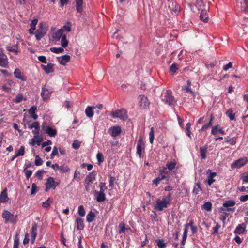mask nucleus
Segmentation results:
<instances>
[{"instance_id":"47","label":"nucleus","mask_w":248,"mask_h":248,"mask_svg":"<svg viewBox=\"0 0 248 248\" xmlns=\"http://www.w3.org/2000/svg\"><path fill=\"white\" fill-rule=\"evenodd\" d=\"M178 68L179 65L175 63H173L170 66V71L172 73V74H174Z\"/></svg>"},{"instance_id":"16","label":"nucleus","mask_w":248,"mask_h":248,"mask_svg":"<svg viewBox=\"0 0 248 248\" xmlns=\"http://www.w3.org/2000/svg\"><path fill=\"white\" fill-rule=\"evenodd\" d=\"M14 76L17 79H20L23 81L27 80V77L21 72L19 68H16L14 72Z\"/></svg>"},{"instance_id":"19","label":"nucleus","mask_w":248,"mask_h":248,"mask_svg":"<svg viewBox=\"0 0 248 248\" xmlns=\"http://www.w3.org/2000/svg\"><path fill=\"white\" fill-rule=\"evenodd\" d=\"M57 59L61 64L65 65L66 63L69 62L70 60V56L68 55H64L58 57Z\"/></svg>"},{"instance_id":"13","label":"nucleus","mask_w":248,"mask_h":248,"mask_svg":"<svg viewBox=\"0 0 248 248\" xmlns=\"http://www.w3.org/2000/svg\"><path fill=\"white\" fill-rule=\"evenodd\" d=\"M246 224L244 223L238 224L236 227L234 232L235 234H241L245 233L247 232Z\"/></svg>"},{"instance_id":"26","label":"nucleus","mask_w":248,"mask_h":248,"mask_svg":"<svg viewBox=\"0 0 248 248\" xmlns=\"http://www.w3.org/2000/svg\"><path fill=\"white\" fill-rule=\"evenodd\" d=\"M96 201L98 202H102L106 200V196L105 192L103 191L96 192Z\"/></svg>"},{"instance_id":"32","label":"nucleus","mask_w":248,"mask_h":248,"mask_svg":"<svg viewBox=\"0 0 248 248\" xmlns=\"http://www.w3.org/2000/svg\"><path fill=\"white\" fill-rule=\"evenodd\" d=\"M93 107L88 106L85 109V114L89 118H92L93 116L94 113L93 111Z\"/></svg>"},{"instance_id":"54","label":"nucleus","mask_w":248,"mask_h":248,"mask_svg":"<svg viewBox=\"0 0 248 248\" xmlns=\"http://www.w3.org/2000/svg\"><path fill=\"white\" fill-rule=\"evenodd\" d=\"M23 99H25L23 96L21 94H18L14 101L17 103L21 102Z\"/></svg>"},{"instance_id":"6","label":"nucleus","mask_w":248,"mask_h":248,"mask_svg":"<svg viewBox=\"0 0 248 248\" xmlns=\"http://www.w3.org/2000/svg\"><path fill=\"white\" fill-rule=\"evenodd\" d=\"M111 116L113 118H119L122 120H126L128 117L127 111L124 108H122L120 110L112 112L111 114Z\"/></svg>"},{"instance_id":"43","label":"nucleus","mask_w":248,"mask_h":248,"mask_svg":"<svg viewBox=\"0 0 248 248\" xmlns=\"http://www.w3.org/2000/svg\"><path fill=\"white\" fill-rule=\"evenodd\" d=\"M50 50L51 52L57 54L62 53L64 51V49L62 47H51Z\"/></svg>"},{"instance_id":"23","label":"nucleus","mask_w":248,"mask_h":248,"mask_svg":"<svg viewBox=\"0 0 248 248\" xmlns=\"http://www.w3.org/2000/svg\"><path fill=\"white\" fill-rule=\"evenodd\" d=\"M46 30H37L35 32V38L37 40H40L46 34Z\"/></svg>"},{"instance_id":"12","label":"nucleus","mask_w":248,"mask_h":248,"mask_svg":"<svg viewBox=\"0 0 248 248\" xmlns=\"http://www.w3.org/2000/svg\"><path fill=\"white\" fill-rule=\"evenodd\" d=\"M108 132L112 137H116L121 134L122 129L120 126H114L110 127L108 129Z\"/></svg>"},{"instance_id":"29","label":"nucleus","mask_w":248,"mask_h":248,"mask_svg":"<svg viewBox=\"0 0 248 248\" xmlns=\"http://www.w3.org/2000/svg\"><path fill=\"white\" fill-rule=\"evenodd\" d=\"M225 142L230 143L232 145H234L236 143L237 137H233L232 138H230L229 137H225L224 138Z\"/></svg>"},{"instance_id":"63","label":"nucleus","mask_w":248,"mask_h":248,"mask_svg":"<svg viewBox=\"0 0 248 248\" xmlns=\"http://www.w3.org/2000/svg\"><path fill=\"white\" fill-rule=\"evenodd\" d=\"M99 186L100 187V192L103 191V192H104L105 190L107 189V187L106 186V183L100 182Z\"/></svg>"},{"instance_id":"55","label":"nucleus","mask_w":248,"mask_h":248,"mask_svg":"<svg viewBox=\"0 0 248 248\" xmlns=\"http://www.w3.org/2000/svg\"><path fill=\"white\" fill-rule=\"evenodd\" d=\"M96 158L99 164L104 161L103 155L101 153H98L97 154Z\"/></svg>"},{"instance_id":"39","label":"nucleus","mask_w":248,"mask_h":248,"mask_svg":"<svg viewBox=\"0 0 248 248\" xmlns=\"http://www.w3.org/2000/svg\"><path fill=\"white\" fill-rule=\"evenodd\" d=\"M155 241L157 243V245L159 248H164L166 246V243H165V241L163 239L156 240Z\"/></svg>"},{"instance_id":"5","label":"nucleus","mask_w":248,"mask_h":248,"mask_svg":"<svg viewBox=\"0 0 248 248\" xmlns=\"http://www.w3.org/2000/svg\"><path fill=\"white\" fill-rule=\"evenodd\" d=\"M2 217L5 220V223L10 222L15 224L17 221V216L14 215L7 210H4L2 213Z\"/></svg>"},{"instance_id":"34","label":"nucleus","mask_w":248,"mask_h":248,"mask_svg":"<svg viewBox=\"0 0 248 248\" xmlns=\"http://www.w3.org/2000/svg\"><path fill=\"white\" fill-rule=\"evenodd\" d=\"M95 217V214L92 211H90L89 213L86 216L87 221L90 223L93 222Z\"/></svg>"},{"instance_id":"40","label":"nucleus","mask_w":248,"mask_h":248,"mask_svg":"<svg viewBox=\"0 0 248 248\" xmlns=\"http://www.w3.org/2000/svg\"><path fill=\"white\" fill-rule=\"evenodd\" d=\"M57 169L61 170L63 173L69 172L70 171V169L67 166L62 165L58 166Z\"/></svg>"},{"instance_id":"60","label":"nucleus","mask_w":248,"mask_h":248,"mask_svg":"<svg viewBox=\"0 0 248 248\" xmlns=\"http://www.w3.org/2000/svg\"><path fill=\"white\" fill-rule=\"evenodd\" d=\"M154 139V131L153 127H152L151 129V131L149 133V140L150 142L152 144L153 142Z\"/></svg>"},{"instance_id":"35","label":"nucleus","mask_w":248,"mask_h":248,"mask_svg":"<svg viewBox=\"0 0 248 248\" xmlns=\"http://www.w3.org/2000/svg\"><path fill=\"white\" fill-rule=\"evenodd\" d=\"M202 188L201 186V185L200 183H197L196 186H194L193 189V193L196 195L199 194L200 191H202Z\"/></svg>"},{"instance_id":"22","label":"nucleus","mask_w":248,"mask_h":248,"mask_svg":"<svg viewBox=\"0 0 248 248\" xmlns=\"http://www.w3.org/2000/svg\"><path fill=\"white\" fill-rule=\"evenodd\" d=\"M217 132H219L222 134H225L224 130L220 128L218 125L213 126L211 130V134L213 135H217Z\"/></svg>"},{"instance_id":"25","label":"nucleus","mask_w":248,"mask_h":248,"mask_svg":"<svg viewBox=\"0 0 248 248\" xmlns=\"http://www.w3.org/2000/svg\"><path fill=\"white\" fill-rule=\"evenodd\" d=\"M77 229L78 230H82L84 228V220L81 218L78 217L76 219Z\"/></svg>"},{"instance_id":"44","label":"nucleus","mask_w":248,"mask_h":248,"mask_svg":"<svg viewBox=\"0 0 248 248\" xmlns=\"http://www.w3.org/2000/svg\"><path fill=\"white\" fill-rule=\"evenodd\" d=\"M52 202V199L50 198H48L47 200H46L44 202H43L42 206L45 208H48L50 206V205Z\"/></svg>"},{"instance_id":"58","label":"nucleus","mask_w":248,"mask_h":248,"mask_svg":"<svg viewBox=\"0 0 248 248\" xmlns=\"http://www.w3.org/2000/svg\"><path fill=\"white\" fill-rule=\"evenodd\" d=\"M182 89L184 90L186 93H190L193 96H195V93L191 90L190 87L184 86L182 87Z\"/></svg>"},{"instance_id":"18","label":"nucleus","mask_w":248,"mask_h":248,"mask_svg":"<svg viewBox=\"0 0 248 248\" xmlns=\"http://www.w3.org/2000/svg\"><path fill=\"white\" fill-rule=\"evenodd\" d=\"M54 65L53 63H48L46 65L42 64L41 67L46 73L49 74L50 73H53L54 71Z\"/></svg>"},{"instance_id":"52","label":"nucleus","mask_w":248,"mask_h":248,"mask_svg":"<svg viewBox=\"0 0 248 248\" xmlns=\"http://www.w3.org/2000/svg\"><path fill=\"white\" fill-rule=\"evenodd\" d=\"M43 160L38 155H37L35 156V164L36 166H40L43 164Z\"/></svg>"},{"instance_id":"8","label":"nucleus","mask_w":248,"mask_h":248,"mask_svg":"<svg viewBox=\"0 0 248 248\" xmlns=\"http://www.w3.org/2000/svg\"><path fill=\"white\" fill-rule=\"evenodd\" d=\"M236 6L240 11L248 12V0H235Z\"/></svg>"},{"instance_id":"14","label":"nucleus","mask_w":248,"mask_h":248,"mask_svg":"<svg viewBox=\"0 0 248 248\" xmlns=\"http://www.w3.org/2000/svg\"><path fill=\"white\" fill-rule=\"evenodd\" d=\"M37 224L36 222L32 224L31 229V242L33 244L36 237L37 236Z\"/></svg>"},{"instance_id":"61","label":"nucleus","mask_w":248,"mask_h":248,"mask_svg":"<svg viewBox=\"0 0 248 248\" xmlns=\"http://www.w3.org/2000/svg\"><path fill=\"white\" fill-rule=\"evenodd\" d=\"M38 23V19H34L32 20L31 22V23L30 24V27L31 29H32L33 31H34L36 29V25Z\"/></svg>"},{"instance_id":"30","label":"nucleus","mask_w":248,"mask_h":248,"mask_svg":"<svg viewBox=\"0 0 248 248\" xmlns=\"http://www.w3.org/2000/svg\"><path fill=\"white\" fill-rule=\"evenodd\" d=\"M76 3V10L78 13H81L82 10L83 0H75Z\"/></svg>"},{"instance_id":"53","label":"nucleus","mask_w":248,"mask_h":248,"mask_svg":"<svg viewBox=\"0 0 248 248\" xmlns=\"http://www.w3.org/2000/svg\"><path fill=\"white\" fill-rule=\"evenodd\" d=\"M78 213L81 217H84L85 215V211L83 205H80L78 207Z\"/></svg>"},{"instance_id":"9","label":"nucleus","mask_w":248,"mask_h":248,"mask_svg":"<svg viewBox=\"0 0 248 248\" xmlns=\"http://www.w3.org/2000/svg\"><path fill=\"white\" fill-rule=\"evenodd\" d=\"M247 162V157L241 158L231 164V167L232 169L239 168L245 165Z\"/></svg>"},{"instance_id":"41","label":"nucleus","mask_w":248,"mask_h":248,"mask_svg":"<svg viewBox=\"0 0 248 248\" xmlns=\"http://www.w3.org/2000/svg\"><path fill=\"white\" fill-rule=\"evenodd\" d=\"M5 48L10 52H13L15 54H17L20 52V50H18L17 49L13 48L12 46H6Z\"/></svg>"},{"instance_id":"1","label":"nucleus","mask_w":248,"mask_h":248,"mask_svg":"<svg viewBox=\"0 0 248 248\" xmlns=\"http://www.w3.org/2000/svg\"><path fill=\"white\" fill-rule=\"evenodd\" d=\"M172 199L171 193H169L167 196L163 197L162 199H157L156 204L154 206L155 209L159 211H162L164 208H167L168 205L171 204Z\"/></svg>"},{"instance_id":"31","label":"nucleus","mask_w":248,"mask_h":248,"mask_svg":"<svg viewBox=\"0 0 248 248\" xmlns=\"http://www.w3.org/2000/svg\"><path fill=\"white\" fill-rule=\"evenodd\" d=\"M46 133L50 137H55L57 134V131L55 129H53L52 127L49 126L47 127Z\"/></svg>"},{"instance_id":"3","label":"nucleus","mask_w":248,"mask_h":248,"mask_svg":"<svg viewBox=\"0 0 248 248\" xmlns=\"http://www.w3.org/2000/svg\"><path fill=\"white\" fill-rule=\"evenodd\" d=\"M161 98L163 102L169 105H173L175 103V98L172 95V92L170 90L163 91L161 95Z\"/></svg>"},{"instance_id":"33","label":"nucleus","mask_w":248,"mask_h":248,"mask_svg":"<svg viewBox=\"0 0 248 248\" xmlns=\"http://www.w3.org/2000/svg\"><path fill=\"white\" fill-rule=\"evenodd\" d=\"M202 208L207 211H211L212 209V204L210 202H206L202 205Z\"/></svg>"},{"instance_id":"15","label":"nucleus","mask_w":248,"mask_h":248,"mask_svg":"<svg viewBox=\"0 0 248 248\" xmlns=\"http://www.w3.org/2000/svg\"><path fill=\"white\" fill-rule=\"evenodd\" d=\"M150 105L148 98L144 96H141L140 101L139 102V106L142 108L147 109Z\"/></svg>"},{"instance_id":"50","label":"nucleus","mask_w":248,"mask_h":248,"mask_svg":"<svg viewBox=\"0 0 248 248\" xmlns=\"http://www.w3.org/2000/svg\"><path fill=\"white\" fill-rule=\"evenodd\" d=\"M24 172L25 173V175L26 176V179L29 180L32 173V171L31 170H29L26 169V168H24L23 170Z\"/></svg>"},{"instance_id":"2","label":"nucleus","mask_w":248,"mask_h":248,"mask_svg":"<svg viewBox=\"0 0 248 248\" xmlns=\"http://www.w3.org/2000/svg\"><path fill=\"white\" fill-rule=\"evenodd\" d=\"M95 178L96 174L94 171L90 172L86 177L84 180V186L87 192H92L93 190L94 186H93L92 184L95 180Z\"/></svg>"},{"instance_id":"64","label":"nucleus","mask_w":248,"mask_h":248,"mask_svg":"<svg viewBox=\"0 0 248 248\" xmlns=\"http://www.w3.org/2000/svg\"><path fill=\"white\" fill-rule=\"evenodd\" d=\"M19 244V240L18 238V235H17L16 238L14 239L13 248H18Z\"/></svg>"},{"instance_id":"24","label":"nucleus","mask_w":248,"mask_h":248,"mask_svg":"<svg viewBox=\"0 0 248 248\" xmlns=\"http://www.w3.org/2000/svg\"><path fill=\"white\" fill-rule=\"evenodd\" d=\"M207 145H205L200 148V152L201 154V158L202 159H205L206 157V153L207 152Z\"/></svg>"},{"instance_id":"11","label":"nucleus","mask_w":248,"mask_h":248,"mask_svg":"<svg viewBox=\"0 0 248 248\" xmlns=\"http://www.w3.org/2000/svg\"><path fill=\"white\" fill-rule=\"evenodd\" d=\"M8 59L4 53L3 49H0V66L6 67L8 64Z\"/></svg>"},{"instance_id":"21","label":"nucleus","mask_w":248,"mask_h":248,"mask_svg":"<svg viewBox=\"0 0 248 248\" xmlns=\"http://www.w3.org/2000/svg\"><path fill=\"white\" fill-rule=\"evenodd\" d=\"M63 29H59L53 33L52 35V38L55 40H59L61 38H62L63 36H64V35H63Z\"/></svg>"},{"instance_id":"38","label":"nucleus","mask_w":248,"mask_h":248,"mask_svg":"<svg viewBox=\"0 0 248 248\" xmlns=\"http://www.w3.org/2000/svg\"><path fill=\"white\" fill-rule=\"evenodd\" d=\"M25 147L24 146H20L19 149L15 153L16 155L18 157L19 156H23L25 154Z\"/></svg>"},{"instance_id":"51","label":"nucleus","mask_w":248,"mask_h":248,"mask_svg":"<svg viewBox=\"0 0 248 248\" xmlns=\"http://www.w3.org/2000/svg\"><path fill=\"white\" fill-rule=\"evenodd\" d=\"M37 129H34V130L32 131V133L34 134V138H36L37 137H39V136H42V134H40L39 131H40V125H39L38 126H37Z\"/></svg>"},{"instance_id":"57","label":"nucleus","mask_w":248,"mask_h":248,"mask_svg":"<svg viewBox=\"0 0 248 248\" xmlns=\"http://www.w3.org/2000/svg\"><path fill=\"white\" fill-rule=\"evenodd\" d=\"M37 191H38V187L36 186L35 184V183L32 184L31 194L34 195L37 193Z\"/></svg>"},{"instance_id":"10","label":"nucleus","mask_w":248,"mask_h":248,"mask_svg":"<svg viewBox=\"0 0 248 248\" xmlns=\"http://www.w3.org/2000/svg\"><path fill=\"white\" fill-rule=\"evenodd\" d=\"M53 92L52 89L48 87H44L42 89L41 95L43 100H47L50 97L51 93Z\"/></svg>"},{"instance_id":"17","label":"nucleus","mask_w":248,"mask_h":248,"mask_svg":"<svg viewBox=\"0 0 248 248\" xmlns=\"http://www.w3.org/2000/svg\"><path fill=\"white\" fill-rule=\"evenodd\" d=\"M235 203V202L234 200H228L223 203V206L227 208L226 211L233 212L234 211V208H229L228 207L234 206Z\"/></svg>"},{"instance_id":"45","label":"nucleus","mask_w":248,"mask_h":248,"mask_svg":"<svg viewBox=\"0 0 248 248\" xmlns=\"http://www.w3.org/2000/svg\"><path fill=\"white\" fill-rule=\"evenodd\" d=\"M176 163L175 162H168L166 164V166L167 167L168 170H172L176 167Z\"/></svg>"},{"instance_id":"62","label":"nucleus","mask_w":248,"mask_h":248,"mask_svg":"<svg viewBox=\"0 0 248 248\" xmlns=\"http://www.w3.org/2000/svg\"><path fill=\"white\" fill-rule=\"evenodd\" d=\"M80 146V142L78 140H76L74 141L72 143V147L75 149H78Z\"/></svg>"},{"instance_id":"49","label":"nucleus","mask_w":248,"mask_h":248,"mask_svg":"<svg viewBox=\"0 0 248 248\" xmlns=\"http://www.w3.org/2000/svg\"><path fill=\"white\" fill-rule=\"evenodd\" d=\"M215 224H216V226L213 228V232H212V234H218V230L220 228V225L218 222L215 221Z\"/></svg>"},{"instance_id":"28","label":"nucleus","mask_w":248,"mask_h":248,"mask_svg":"<svg viewBox=\"0 0 248 248\" xmlns=\"http://www.w3.org/2000/svg\"><path fill=\"white\" fill-rule=\"evenodd\" d=\"M200 19L205 23L208 21V16L206 10H202L200 16Z\"/></svg>"},{"instance_id":"36","label":"nucleus","mask_w":248,"mask_h":248,"mask_svg":"<svg viewBox=\"0 0 248 248\" xmlns=\"http://www.w3.org/2000/svg\"><path fill=\"white\" fill-rule=\"evenodd\" d=\"M119 227L120 228L119 232L120 234H125V230H130V228H127L124 226V223H120L119 225Z\"/></svg>"},{"instance_id":"4","label":"nucleus","mask_w":248,"mask_h":248,"mask_svg":"<svg viewBox=\"0 0 248 248\" xmlns=\"http://www.w3.org/2000/svg\"><path fill=\"white\" fill-rule=\"evenodd\" d=\"M136 154L140 159L143 158L145 155V144L142 137H140L138 140L136 147Z\"/></svg>"},{"instance_id":"37","label":"nucleus","mask_w":248,"mask_h":248,"mask_svg":"<svg viewBox=\"0 0 248 248\" xmlns=\"http://www.w3.org/2000/svg\"><path fill=\"white\" fill-rule=\"evenodd\" d=\"M226 114L229 117L231 120H234L235 114L233 113L232 108L228 109L226 112Z\"/></svg>"},{"instance_id":"48","label":"nucleus","mask_w":248,"mask_h":248,"mask_svg":"<svg viewBox=\"0 0 248 248\" xmlns=\"http://www.w3.org/2000/svg\"><path fill=\"white\" fill-rule=\"evenodd\" d=\"M68 44V42L66 39V36L64 35L61 38V45L63 47H66Z\"/></svg>"},{"instance_id":"56","label":"nucleus","mask_w":248,"mask_h":248,"mask_svg":"<svg viewBox=\"0 0 248 248\" xmlns=\"http://www.w3.org/2000/svg\"><path fill=\"white\" fill-rule=\"evenodd\" d=\"M80 174L79 171L76 170L74 172L73 179L72 182L74 181H78L79 180V175Z\"/></svg>"},{"instance_id":"20","label":"nucleus","mask_w":248,"mask_h":248,"mask_svg":"<svg viewBox=\"0 0 248 248\" xmlns=\"http://www.w3.org/2000/svg\"><path fill=\"white\" fill-rule=\"evenodd\" d=\"M9 200V198L7 195V189L5 188L0 193V202L4 203Z\"/></svg>"},{"instance_id":"7","label":"nucleus","mask_w":248,"mask_h":248,"mask_svg":"<svg viewBox=\"0 0 248 248\" xmlns=\"http://www.w3.org/2000/svg\"><path fill=\"white\" fill-rule=\"evenodd\" d=\"M59 184L60 182H55L53 177H49L47 179L46 182L45 183V190L46 192H48L51 188L54 189Z\"/></svg>"},{"instance_id":"27","label":"nucleus","mask_w":248,"mask_h":248,"mask_svg":"<svg viewBox=\"0 0 248 248\" xmlns=\"http://www.w3.org/2000/svg\"><path fill=\"white\" fill-rule=\"evenodd\" d=\"M217 175L216 172H211L207 177V179L206 181L209 186H211L215 181V179H214V177H215Z\"/></svg>"},{"instance_id":"59","label":"nucleus","mask_w":248,"mask_h":248,"mask_svg":"<svg viewBox=\"0 0 248 248\" xmlns=\"http://www.w3.org/2000/svg\"><path fill=\"white\" fill-rule=\"evenodd\" d=\"M116 180V178L114 176H109V186L112 189L114 187V182Z\"/></svg>"},{"instance_id":"42","label":"nucleus","mask_w":248,"mask_h":248,"mask_svg":"<svg viewBox=\"0 0 248 248\" xmlns=\"http://www.w3.org/2000/svg\"><path fill=\"white\" fill-rule=\"evenodd\" d=\"M240 178L242 180L243 184L248 183V171L242 173Z\"/></svg>"},{"instance_id":"46","label":"nucleus","mask_w":248,"mask_h":248,"mask_svg":"<svg viewBox=\"0 0 248 248\" xmlns=\"http://www.w3.org/2000/svg\"><path fill=\"white\" fill-rule=\"evenodd\" d=\"M27 124H28V128L29 129H32L33 128L37 129L36 127L39 125V123L38 122H34L32 124H31L30 122H27Z\"/></svg>"}]
</instances>
